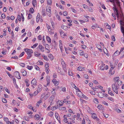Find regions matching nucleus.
I'll list each match as a JSON object with an SVG mask.
<instances>
[{"label": "nucleus", "instance_id": "f03ea898", "mask_svg": "<svg viewBox=\"0 0 124 124\" xmlns=\"http://www.w3.org/2000/svg\"><path fill=\"white\" fill-rule=\"evenodd\" d=\"M25 51L27 52L28 55V56L27 58L28 59H29L32 56V54L33 53V51L31 49L28 48H25L24 49Z\"/></svg>", "mask_w": 124, "mask_h": 124}, {"label": "nucleus", "instance_id": "c9c22d12", "mask_svg": "<svg viewBox=\"0 0 124 124\" xmlns=\"http://www.w3.org/2000/svg\"><path fill=\"white\" fill-rule=\"evenodd\" d=\"M67 118H64V121L66 123L69 124V123L68 121H67Z\"/></svg>", "mask_w": 124, "mask_h": 124}, {"label": "nucleus", "instance_id": "8fccbe9b", "mask_svg": "<svg viewBox=\"0 0 124 124\" xmlns=\"http://www.w3.org/2000/svg\"><path fill=\"white\" fill-rule=\"evenodd\" d=\"M42 102V101L41 100H40L37 103V105L39 106V104L40 103H41Z\"/></svg>", "mask_w": 124, "mask_h": 124}, {"label": "nucleus", "instance_id": "cd10ccee", "mask_svg": "<svg viewBox=\"0 0 124 124\" xmlns=\"http://www.w3.org/2000/svg\"><path fill=\"white\" fill-rule=\"evenodd\" d=\"M46 38L48 42L49 43H50L51 42V40L49 36H47L46 37Z\"/></svg>", "mask_w": 124, "mask_h": 124}, {"label": "nucleus", "instance_id": "5fc2aeb1", "mask_svg": "<svg viewBox=\"0 0 124 124\" xmlns=\"http://www.w3.org/2000/svg\"><path fill=\"white\" fill-rule=\"evenodd\" d=\"M57 108V107L55 106L51 108V109L52 110H55Z\"/></svg>", "mask_w": 124, "mask_h": 124}, {"label": "nucleus", "instance_id": "13d9d810", "mask_svg": "<svg viewBox=\"0 0 124 124\" xmlns=\"http://www.w3.org/2000/svg\"><path fill=\"white\" fill-rule=\"evenodd\" d=\"M21 15L22 18V21L23 22L24 20V17L23 16V15L22 13L21 14Z\"/></svg>", "mask_w": 124, "mask_h": 124}, {"label": "nucleus", "instance_id": "c85d7f7f", "mask_svg": "<svg viewBox=\"0 0 124 124\" xmlns=\"http://www.w3.org/2000/svg\"><path fill=\"white\" fill-rule=\"evenodd\" d=\"M43 57L44 59L46 61H48V59L47 57V56L45 55H44L43 56Z\"/></svg>", "mask_w": 124, "mask_h": 124}, {"label": "nucleus", "instance_id": "423d86ee", "mask_svg": "<svg viewBox=\"0 0 124 124\" xmlns=\"http://www.w3.org/2000/svg\"><path fill=\"white\" fill-rule=\"evenodd\" d=\"M14 75L15 76L19 79H21L20 75V73L18 71H16L14 73Z\"/></svg>", "mask_w": 124, "mask_h": 124}, {"label": "nucleus", "instance_id": "e433bc0d", "mask_svg": "<svg viewBox=\"0 0 124 124\" xmlns=\"http://www.w3.org/2000/svg\"><path fill=\"white\" fill-rule=\"evenodd\" d=\"M32 15L31 14H29L28 15V19H31L32 18Z\"/></svg>", "mask_w": 124, "mask_h": 124}, {"label": "nucleus", "instance_id": "9d476101", "mask_svg": "<svg viewBox=\"0 0 124 124\" xmlns=\"http://www.w3.org/2000/svg\"><path fill=\"white\" fill-rule=\"evenodd\" d=\"M40 50L42 51L43 52L44 51V48L41 45L39 44L38 46Z\"/></svg>", "mask_w": 124, "mask_h": 124}, {"label": "nucleus", "instance_id": "ea45409f", "mask_svg": "<svg viewBox=\"0 0 124 124\" xmlns=\"http://www.w3.org/2000/svg\"><path fill=\"white\" fill-rule=\"evenodd\" d=\"M38 64L39 65H42L43 64V62L39 61L37 62Z\"/></svg>", "mask_w": 124, "mask_h": 124}, {"label": "nucleus", "instance_id": "f704fd0d", "mask_svg": "<svg viewBox=\"0 0 124 124\" xmlns=\"http://www.w3.org/2000/svg\"><path fill=\"white\" fill-rule=\"evenodd\" d=\"M6 72L7 74L9 76V77L11 78H12L13 77L12 76L11 74H10L9 73L8 71H6Z\"/></svg>", "mask_w": 124, "mask_h": 124}, {"label": "nucleus", "instance_id": "c756f323", "mask_svg": "<svg viewBox=\"0 0 124 124\" xmlns=\"http://www.w3.org/2000/svg\"><path fill=\"white\" fill-rule=\"evenodd\" d=\"M92 116L93 118L95 119L96 117V115L95 114L93 113L92 114Z\"/></svg>", "mask_w": 124, "mask_h": 124}, {"label": "nucleus", "instance_id": "4468645a", "mask_svg": "<svg viewBox=\"0 0 124 124\" xmlns=\"http://www.w3.org/2000/svg\"><path fill=\"white\" fill-rule=\"evenodd\" d=\"M22 72L23 76H25L27 75V72L26 71L23 70L22 71Z\"/></svg>", "mask_w": 124, "mask_h": 124}, {"label": "nucleus", "instance_id": "603ef678", "mask_svg": "<svg viewBox=\"0 0 124 124\" xmlns=\"http://www.w3.org/2000/svg\"><path fill=\"white\" fill-rule=\"evenodd\" d=\"M68 13L66 11H64L63 12V15L64 16H65L67 15Z\"/></svg>", "mask_w": 124, "mask_h": 124}, {"label": "nucleus", "instance_id": "a211bd4d", "mask_svg": "<svg viewBox=\"0 0 124 124\" xmlns=\"http://www.w3.org/2000/svg\"><path fill=\"white\" fill-rule=\"evenodd\" d=\"M45 10L44 8H42V16H44L46 15V14L45 13Z\"/></svg>", "mask_w": 124, "mask_h": 124}, {"label": "nucleus", "instance_id": "bb28decb", "mask_svg": "<svg viewBox=\"0 0 124 124\" xmlns=\"http://www.w3.org/2000/svg\"><path fill=\"white\" fill-rule=\"evenodd\" d=\"M81 96V97H80L84 98L86 99H87V97H86V96L83 94H82Z\"/></svg>", "mask_w": 124, "mask_h": 124}, {"label": "nucleus", "instance_id": "dca6fc26", "mask_svg": "<svg viewBox=\"0 0 124 124\" xmlns=\"http://www.w3.org/2000/svg\"><path fill=\"white\" fill-rule=\"evenodd\" d=\"M120 54V52H119L118 50H117L114 53L113 55L114 56H116L118 55H119Z\"/></svg>", "mask_w": 124, "mask_h": 124}, {"label": "nucleus", "instance_id": "4d7b16f0", "mask_svg": "<svg viewBox=\"0 0 124 124\" xmlns=\"http://www.w3.org/2000/svg\"><path fill=\"white\" fill-rule=\"evenodd\" d=\"M122 82L121 80H119L118 82V85H121L122 84Z\"/></svg>", "mask_w": 124, "mask_h": 124}, {"label": "nucleus", "instance_id": "774afa93", "mask_svg": "<svg viewBox=\"0 0 124 124\" xmlns=\"http://www.w3.org/2000/svg\"><path fill=\"white\" fill-rule=\"evenodd\" d=\"M81 52L80 53V55H83L84 54V52L83 51H81Z\"/></svg>", "mask_w": 124, "mask_h": 124}, {"label": "nucleus", "instance_id": "e2e57ef3", "mask_svg": "<svg viewBox=\"0 0 124 124\" xmlns=\"http://www.w3.org/2000/svg\"><path fill=\"white\" fill-rule=\"evenodd\" d=\"M82 67H79L78 68V70L81 71L82 70Z\"/></svg>", "mask_w": 124, "mask_h": 124}, {"label": "nucleus", "instance_id": "39448f33", "mask_svg": "<svg viewBox=\"0 0 124 124\" xmlns=\"http://www.w3.org/2000/svg\"><path fill=\"white\" fill-rule=\"evenodd\" d=\"M46 14L47 15L50 17L51 15V11L50 8L49 7L46 8Z\"/></svg>", "mask_w": 124, "mask_h": 124}, {"label": "nucleus", "instance_id": "2eb2a0df", "mask_svg": "<svg viewBox=\"0 0 124 124\" xmlns=\"http://www.w3.org/2000/svg\"><path fill=\"white\" fill-rule=\"evenodd\" d=\"M119 79L120 78L119 77H116L114 79V81L116 83L117 82H118V81L119 80Z\"/></svg>", "mask_w": 124, "mask_h": 124}, {"label": "nucleus", "instance_id": "72a5a7b5", "mask_svg": "<svg viewBox=\"0 0 124 124\" xmlns=\"http://www.w3.org/2000/svg\"><path fill=\"white\" fill-rule=\"evenodd\" d=\"M61 27L62 29L65 30H67L68 28L67 26H62Z\"/></svg>", "mask_w": 124, "mask_h": 124}, {"label": "nucleus", "instance_id": "0e129e2a", "mask_svg": "<svg viewBox=\"0 0 124 124\" xmlns=\"http://www.w3.org/2000/svg\"><path fill=\"white\" fill-rule=\"evenodd\" d=\"M20 65L23 67H24L25 66V64L23 63H20Z\"/></svg>", "mask_w": 124, "mask_h": 124}, {"label": "nucleus", "instance_id": "c03bdc74", "mask_svg": "<svg viewBox=\"0 0 124 124\" xmlns=\"http://www.w3.org/2000/svg\"><path fill=\"white\" fill-rule=\"evenodd\" d=\"M98 49L100 50V51L101 52H102V50L101 48V46L100 45H99L98 46Z\"/></svg>", "mask_w": 124, "mask_h": 124}, {"label": "nucleus", "instance_id": "20e7f679", "mask_svg": "<svg viewBox=\"0 0 124 124\" xmlns=\"http://www.w3.org/2000/svg\"><path fill=\"white\" fill-rule=\"evenodd\" d=\"M113 9L114 11L115 14L116 15L117 17H119L120 12H119L118 10L116 7L113 8Z\"/></svg>", "mask_w": 124, "mask_h": 124}, {"label": "nucleus", "instance_id": "6e6d98bb", "mask_svg": "<svg viewBox=\"0 0 124 124\" xmlns=\"http://www.w3.org/2000/svg\"><path fill=\"white\" fill-rule=\"evenodd\" d=\"M24 54V52H22L21 53L19 56V57H21Z\"/></svg>", "mask_w": 124, "mask_h": 124}, {"label": "nucleus", "instance_id": "bf43d9fd", "mask_svg": "<svg viewBox=\"0 0 124 124\" xmlns=\"http://www.w3.org/2000/svg\"><path fill=\"white\" fill-rule=\"evenodd\" d=\"M116 1V2L117 5L118 7H120V2L118 0L117 1Z\"/></svg>", "mask_w": 124, "mask_h": 124}, {"label": "nucleus", "instance_id": "de8ad7c7", "mask_svg": "<svg viewBox=\"0 0 124 124\" xmlns=\"http://www.w3.org/2000/svg\"><path fill=\"white\" fill-rule=\"evenodd\" d=\"M39 16H37L36 17V21L38 22L39 20Z\"/></svg>", "mask_w": 124, "mask_h": 124}, {"label": "nucleus", "instance_id": "052dcab7", "mask_svg": "<svg viewBox=\"0 0 124 124\" xmlns=\"http://www.w3.org/2000/svg\"><path fill=\"white\" fill-rule=\"evenodd\" d=\"M107 2H110L111 3H114V0H108L107 1Z\"/></svg>", "mask_w": 124, "mask_h": 124}, {"label": "nucleus", "instance_id": "3c124183", "mask_svg": "<svg viewBox=\"0 0 124 124\" xmlns=\"http://www.w3.org/2000/svg\"><path fill=\"white\" fill-rule=\"evenodd\" d=\"M108 93L110 94L111 96H113L114 95V94L113 93H112L111 91H108Z\"/></svg>", "mask_w": 124, "mask_h": 124}, {"label": "nucleus", "instance_id": "6ab92c4d", "mask_svg": "<svg viewBox=\"0 0 124 124\" xmlns=\"http://www.w3.org/2000/svg\"><path fill=\"white\" fill-rule=\"evenodd\" d=\"M48 57L51 60H52L54 59V57L52 54H48Z\"/></svg>", "mask_w": 124, "mask_h": 124}, {"label": "nucleus", "instance_id": "f8f14e48", "mask_svg": "<svg viewBox=\"0 0 124 124\" xmlns=\"http://www.w3.org/2000/svg\"><path fill=\"white\" fill-rule=\"evenodd\" d=\"M52 81L56 85H58L59 83V81H57L55 79H53Z\"/></svg>", "mask_w": 124, "mask_h": 124}, {"label": "nucleus", "instance_id": "6e6552de", "mask_svg": "<svg viewBox=\"0 0 124 124\" xmlns=\"http://www.w3.org/2000/svg\"><path fill=\"white\" fill-rule=\"evenodd\" d=\"M121 31L122 32L123 34L124 37H122L121 38V40L123 42H124V29H123V28L121 29Z\"/></svg>", "mask_w": 124, "mask_h": 124}, {"label": "nucleus", "instance_id": "7c9ffc66", "mask_svg": "<svg viewBox=\"0 0 124 124\" xmlns=\"http://www.w3.org/2000/svg\"><path fill=\"white\" fill-rule=\"evenodd\" d=\"M34 11V10L33 8H31L29 10V12L33 13Z\"/></svg>", "mask_w": 124, "mask_h": 124}, {"label": "nucleus", "instance_id": "393cba45", "mask_svg": "<svg viewBox=\"0 0 124 124\" xmlns=\"http://www.w3.org/2000/svg\"><path fill=\"white\" fill-rule=\"evenodd\" d=\"M46 26L48 31L50 32L51 31V29L50 28V26L49 25H47V24H46Z\"/></svg>", "mask_w": 124, "mask_h": 124}, {"label": "nucleus", "instance_id": "aec40b11", "mask_svg": "<svg viewBox=\"0 0 124 124\" xmlns=\"http://www.w3.org/2000/svg\"><path fill=\"white\" fill-rule=\"evenodd\" d=\"M42 87L41 85H38V91L40 92V91L42 90Z\"/></svg>", "mask_w": 124, "mask_h": 124}, {"label": "nucleus", "instance_id": "7ed1b4c3", "mask_svg": "<svg viewBox=\"0 0 124 124\" xmlns=\"http://www.w3.org/2000/svg\"><path fill=\"white\" fill-rule=\"evenodd\" d=\"M112 88L113 90L116 94H117L118 92L117 89H118V86H117L116 83L113 84L112 85Z\"/></svg>", "mask_w": 124, "mask_h": 124}, {"label": "nucleus", "instance_id": "37998d69", "mask_svg": "<svg viewBox=\"0 0 124 124\" xmlns=\"http://www.w3.org/2000/svg\"><path fill=\"white\" fill-rule=\"evenodd\" d=\"M17 18L19 21H20L21 20V17L20 15H18L17 16Z\"/></svg>", "mask_w": 124, "mask_h": 124}, {"label": "nucleus", "instance_id": "f257e3e1", "mask_svg": "<svg viewBox=\"0 0 124 124\" xmlns=\"http://www.w3.org/2000/svg\"><path fill=\"white\" fill-rule=\"evenodd\" d=\"M120 16V23L121 25V29L123 28L124 29V15L122 13H119V16L118 18Z\"/></svg>", "mask_w": 124, "mask_h": 124}, {"label": "nucleus", "instance_id": "a19ab883", "mask_svg": "<svg viewBox=\"0 0 124 124\" xmlns=\"http://www.w3.org/2000/svg\"><path fill=\"white\" fill-rule=\"evenodd\" d=\"M47 2L48 4L51 5V0H47Z\"/></svg>", "mask_w": 124, "mask_h": 124}, {"label": "nucleus", "instance_id": "a878e982", "mask_svg": "<svg viewBox=\"0 0 124 124\" xmlns=\"http://www.w3.org/2000/svg\"><path fill=\"white\" fill-rule=\"evenodd\" d=\"M97 108L101 110L102 108L103 107L102 105L99 104L98 105Z\"/></svg>", "mask_w": 124, "mask_h": 124}, {"label": "nucleus", "instance_id": "412c9836", "mask_svg": "<svg viewBox=\"0 0 124 124\" xmlns=\"http://www.w3.org/2000/svg\"><path fill=\"white\" fill-rule=\"evenodd\" d=\"M54 95L51 96L49 98V101H52L54 99Z\"/></svg>", "mask_w": 124, "mask_h": 124}, {"label": "nucleus", "instance_id": "2f4dec72", "mask_svg": "<svg viewBox=\"0 0 124 124\" xmlns=\"http://www.w3.org/2000/svg\"><path fill=\"white\" fill-rule=\"evenodd\" d=\"M51 23L52 26L53 28V29H54L55 28L54 23L53 21H51Z\"/></svg>", "mask_w": 124, "mask_h": 124}, {"label": "nucleus", "instance_id": "4be33fe9", "mask_svg": "<svg viewBox=\"0 0 124 124\" xmlns=\"http://www.w3.org/2000/svg\"><path fill=\"white\" fill-rule=\"evenodd\" d=\"M40 55V54H38V53L37 52H34L35 56H39Z\"/></svg>", "mask_w": 124, "mask_h": 124}, {"label": "nucleus", "instance_id": "ddd939ff", "mask_svg": "<svg viewBox=\"0 0 124 124\" xmlns=\"http://www.w3.org/2000/svg\"><path fill=\"white\" fill-rule=\"evenodd\" d=\"M76 93L77 95L79 97H81V95L82 94V93L80 91L79 89V90L76 92Z\"/></svg>", "mask_w": 124, "mask_h": 124}, {"label": "nucleus", "instance_id": "9b49d317", "mask_svg": "<svg viewBox=\"0 0 124 124\" xmlns=\"http://www.w3.org/2000/svg\"><path fill=\"white\" fill-rule=\"evenodd\" d=\"M62 64L63 67V69L66 72V70H65L66 69V64L65 62L64 61H62Z\"/></svg>", "mask_w": 124, "mask_h": 124}, {"label": "nucleus", "instance_id": "4c0bfd02", "mask_svg": "<svg viewBox=\"0 0 124 124\" xmlns=\"http://www.w3.org/2000/svg\"><path fill=\"white\" fill-rule=\"evenodd\" d=\"M1 18L2 19L5 18L6 17V16L5 14H2L1 15Z\"/></svg>", "mask_w": 124, "mask_h": 124}, {"label": "nucleus", "instance_id": "58836bf2", "mask_svg": "<svg viewBox=\"0 0 124 124\" xmlns=\"http://www.w3.org/2000/svg\"><path fill=\"white\" fill-rule=\"evenodd\" d=\"M27 68L29 70H31L32 69L33 67L31 66H29L27 65Z\"/></svg>", "mask_w": 124, "mask_h": 124}, {"label": "nucleus", "instance_id": "864d4df0", "mask_svg": "<svg viewBox=\"0 0 124 124\" xmlns=\"http://www.w3.org/2000/svg\"><path fill=\"white\" fill-rule=\"evenodd\" d=\"M66 109V108L65 107H62L61 108H60L59 109L61 110H65Z\"/></svg>", "mask_w": 124, "mask_h": 124}, {"label": "nucleus", "instance_id": "1a4fd4ad", "mask_svg": "<svg viewBox=\"0 0 124 124\" xmlns=\"http://www.w3.org/2000/svg\"><path fill=\"white\" fill-rule=\"evenodd\" d=\"M105 94L102 93L101 92H99L98 95V96L100 98H103Z\"/></svg>", "mask_w": 124, "mask_h": 124}, {"label": "nucleus", "instance_id": "5701e85b", "mask_svg": "<svg viewBox=\"0 0 124 124\" xmlns=\"http://www.w3.org/2000/svg\"><path fill=\"white\" fill-rule=\"evenodd\" d=\"M39 116L38 114H36L34 118L35 120H38L39 119Z\"/></svg>", "mask_w": 124, "mask_h": 124}, {"label": "nucleus", "instance_id": "b1692460", "mask_svg": "<svg viewBox=\"0 0 124 124\" xmlns=\"http://www.w3.org/2000/svg\"><path fill=\"white\" fill-rule=\"evenodd\" d=\"M55 116L56 118L58 120H59V115L57 113H55Z\"/></svg>", "mask_w": 124, "mask_h": 124}, {"label": "nucleus", "instance_id": "338daca9", "mask_svg": "<svg viewBox=\"0 0 124 124\" xmlns=\"http://www.w3.org/2000/svg\"><path fill=\"white\" fill-rule=\"evenodd\" d=\"M112 40L113 41H115V37L114 36H112Z\"/></svg>", "mask_w": 124, "mask_h": 124}, {"label": "nucleus", "instance_id": "79ce46f5", "mask_svg": "<svg viewBox=\"0 0 124 124\" xmlns=\"http://www.w3.org/2000/svg\"><path fill=\"white\" fill-rule=\"evenodd\" d=\"M2 101L3 102L6 103L7 102V101L6 99L4 98H3L2 99Z\"/></svg>", "mask_w": 124, "mask_h": 124}, {"label": "nucleus", "instance_id": "473e14b6", "mask_svg": "<svg viewBox=\"0 0 124 124\" xmlns=\"http://www.w3.org/2000/svg\"><path fill=\"white\" fill-rule=\"evenodd\" d=\"M53 113L52 112H50L48 113V115L49 116L52 117L53 115Z\"/></svg>", "mask_w": 124, "mask_h": 124}, {"label": "nucleus", "instance_id": "49530a36", "mask_svg": "<svg viewBox=\"0 0 124 124\" xmlns=\"http://www.w3.org/2000/svg\"><path fill=\"white\" fill-rule=\"evenodd\" d=\"M94 101H95L96 102H94L96 103V104H98L99 102H98V100L96 98H94Z\"/></svg>", "mask_w": 124, "mask_h": 124}, {"label": "nucleus", "instance_id": "09e8293b", "mask_svg": "<svg viewBox=\"0 0 124 124\" xmlns=\"http://www.w3.org/2000/svg\"><path fill=\"white\" fill-rule=\"evenodd\" d=\"M50 92H48L46 95V97L47 98H48L50 96Z\"/></svg>", "mask_w": 124, "mask_h": 124}, {"label": "nucleus", "instance_id": "69168bd1", "mask_svg": "<svg viewBox=\"0 0 124 124\" xmlns=\"http://www.w3.org/2000/svg\"><path fill=\"white\" fill-rule=\"evenodd\" d=\"M84 76V77L86 79H88L89 78V76L88 75L85 74Z\"/></svg>", "mask_w": 124, "mask_h": 124}, {"label": "nucleus", "instance_id": "680f3d73", "mask_svg": "<svg viewBox=\"0 0 124 124\" xmlns=\"http://www.w3.org/2000/svg\"><path fill=\"white\" fill-rule=\"evenodd\" d=\"M38 91H35L34 92L33 94V95L34 96H35L38 94Z\"/></svg>", "mask_w": 124, "mask_h": 124}, {"label": "nucleus", "instance_id": "0eeeda50", "mask_svg": "<svg viewBox=\"0 0 124 124\" xmlns=\"http://www.w3.org/2000/svg\"><path fill=\"white\" fill-rule=\"evenodd\" d=\"M31 84L34 86H36L37 85L36 80L35 78L32 80L31 82Z\"/></svg>", "mask_w": 124, "mask_h": 124}, {"label": "nucleus", "instance_id": "f3484780", "mask_svg": "<svg viewBox=\"0 0 124 124\" xmlns=\"http://www.w3.org/2000/svg\"><path fill=\"white\" fill-rule=\"evenodd\" d=\"M71 85H72V86L76 90H79L78 88L75 85L74 83H72Z\"/></svg>", "mask_w": 124, "mask_h": 124}, {"label": "nucleus", "instance_id": "a18cd8bd", "mask_svg": "<svg viewBox=\"0 0 124 124\" xmlns=\"http://www.w3.org/2000/svg\"><path fill=\"white\" fill-rule=\"evenodd\" d=\"M38 45V43H36L34 45L32 46H31V47L33 48H34L37 46Z\"/></svg>", "mask_w": 124, "mask_h": 124}]
</instances>
